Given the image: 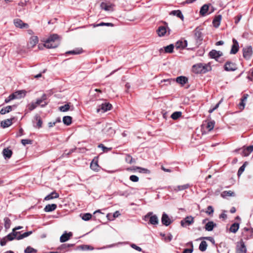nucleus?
Listing matches in <instances>:
<instances>
[{
    "label": "nucleus",
    "instance_id": "nucleus-21",
    "mask_svg": "<svg viewBox=\"0 0 253 253\" xmlns=\"http://www.w3.org/2000/svg\"><path fill=\"white\" fill-rule=\"evenodd\" d=\"M72 233L69 232L67 233L65 232L64 234H63L60 238V241L61 243H64L68 241L70 238L72 236Z\"/></svg>",
    "mask_w": 253,
    "mask_h": 253
},
{
    "label": "nucleus",
    "instance_id": "nucleus-22",
    "mask_svg": "<svg viewBox=\"0 0 253 253\" xmlns=\"http://www.w3.org/2000/svg\"><path fill=\"white\" fill-rule=\"evenodd\" d=\"M34 120L35 121H36L37 122V125L35 126L34 125L35 122H34V121H33L34 126L35 127H38V128L42 127V121L40 116L39 115L36 114L34 117Z\"/></svg>",
    "mask_w": 253,
    "mask_h": 253
},
{
    "label": "nucleus",
    "instance_id": "nucleus-1",
    "mask_svg": "<svg viewBox=\"0 0 253 253\" xmlns=\"http://www.w3.org/2000/svg\"><path fill=\"white\" fill-rule=\"evenodd\" d=\"M19 233V232H14V230H13L12 232L7 235L6 238L9 241H12L14 239L17 240H21L32 234V231H31L26 232L22 234H20V235H18Z\"/></svg>",
    "mask_w": 253,
    "mask_h": 253
},
{
    "label": "nucleus",
    "instance_id": "nucleus-53",
    "mask_svg": "<svg viewBox=\"0 0 253 253\" xmlns=\"http://www.w3.org/2000/svg\"><path fill=\"white\" fill-rule=\"evenodd\" d=\"M126 161L129 164H132L133 162V159L131 156L127 155L126 157Z\"/></svg>",
    "mask_w": 253,
    "mask_h": 253
},
{
    "label": "nucleus",
    "instance_id": "nucleus-46",
    "mask_svg": "<svg viewBox=\"0 0 253 253\" xmlns=\"http://www.w3.org/2000/svg\"><path fill=\"white\" fill-rule=\"evenodd\" d=\"M175 16L179 18L182 21L184 20V16L180 10H175Z\"/></svg>",
    "mask_w": 253,
    "mask_h": 253
},
{
    "label": "nucleus",
    "instance_id": "nucleus-24",
    "mask_svg": "<svg viewBox=\"0 0 253 253\" xmlns=\"http://www.w3.org/2000/svg\"><path fill=\"white\" fill-rule=\"evenodd\" d=\"M14 118L10 119H6L1 122V126L3 128H6L10 126L12 124V120Z\"/></svg>",
    "mask_w": 253,
    "mask_h": 253
},
{
    "label": "nucleus",
    "instance_id": "nucleus-48",
    "mask_svg": "<svg viewBox=\"0 0 253 253\" xmlns=\"http://www.w3.org/2000/svg\"><path fill=\"white\" fill-rule=\"evenodd\" d=\"M37 252V251L34 248L29 246L26 248L24 251L25 253H35Z\"/></svg>",
    "mask_w": 253,
    "mask_h": 253
},
{
    "label": "nucleus",
    "instance_id": "nucleus-27",
    "mask_svg": "<svg viewBox=\"0 0 253 253\" xmlns=\"http://www.w3.org/2000/svg\"><path fill=\"white\" fill-rule=\"evenodd\" d=\"M39 42L38 38L37 36L32 37L28 43V45L30 47H34Z\"/></svg>",
    "mask_w": 253,
    "mask_h": 253
},
{
    "label": "nucleus",
    "instance_id": "nucleus-30",
    "mask_svg": "<svg viewBox=\"0 0 253 253\" xmlns=\"http://www.w3.org/2000/svg\"><path fill=\"white\" fill-rule=\"evenodd\" d=\"M235 152H239L242 155V156L244 157L248 156L251 153L247 150V148L245 147L239 149H236L235 150Z\"/></svg>",
    "mask_w": 253,
    "mask_h": 253
},
{
    "label": "nucleus",
    "instance_id": "nucleus-50",
    "mask_svg": "<svg viewBox=\"0 0 253 253\" xmlns=\"http://www.w3.org/2000/svg\"><path fill=\"white\" fill-rule=\"evenodd\" d=\"M42 102H43V101L41 99V98H40V99H38L35 103H36L37 105H40L41 106V107H42L45 106L47 104L45 102H44V103L42 104Z\"/></svg>",
    "mask_w": 253,
    "mask_h": 253
},
{
    "label": "nucleus",
    "instance_id": "nucleus-19",
    "mask_svg": "<svg viewBox=\"0 0 253 253\" xmlns=\"http://www.w3.org/2000/svg\"><path fill=\"white\" fill-rule=\"evenodd\" d=\"M173 49L174 44H170L168 46L164 47V48H161L160 49V52L162 53L164 51L165 53H171L173 52Z\"/></svg>",
    "mask_w": 253,
    "mask_h": 253
},
{
    "label": "nucleus",
    "instance_id": "nucleus-49",
    "mask_svg": "<svg viewBox=\"0 0 253 253\" xmlns=\"http://www.w3.org/2000/svg\"><path fill=\"white\" fill-rule=\"evenodd\" d=\"M4 226L6 229L9 228L10 226L11 221L8 217H5L4 218Z\"/></svg>",
    "mask_w": 253,
    "mask_h": 253
},
{
    "label": "nucleus",
    "instance_id": "nucleus-59",
    "mask_svg": "<svg viewBox=\"0 0 253 253\" xmlns=\"http://www.w3.org/2000/svg\"><path fill=\"white\" fill-rule=\"evenodd\" d=\"M202 238L204 239H206V240H207L209 241H210L213 244H215V241H214V239H213V237H203Z\"/></svg>",
    "mask_w": 253,
    "mask_h": 253
},
{
    "label": "nucleus",
    "instance_id": "nucleus-47",
    "mask_svg": "<svg viewBox=\"0 0 253 253\" xmlns=\"http://www.w3.org/2000/svg\"><path fill=\"white\" fill-rule=\"evenodd\" d=\"M214 126V122L211 121L208 123L206 127L208 129V131L211 130Z\"/></svg>",
    "mask_w": 253,
    "mask_h": 253
},
{
    "label": "nucleus",
    "instance_id": "nucleus-6",
    "mask_svg": "<svg viewBox=\"0 0 253 253\" xmlns=\"http://www.w3.org/2000/svg\"><path fill=\"white\" fill-rule=\"evenodd\" d=\"M247 249L242 240L237 243L236 253H246Z\"/></svg>",
    "mask_w": 253,
    "mask_h": 253
},
{
    "label": "nucleus",
    "instance_id": "nucleus-51",
    "mask_svg": "<svg viewBox=\"0 0 253 253\" xmlns=\"http://www.w3.org/2000/svg\"><path fill=\"white\" fill-rule=\"evenodd\" d=\"M91 216L92 215L90 213H84L82 216V219L85 221H87L91 218Z\"/></svg>",
    "mask_w": 253,
    "mask_h": 253
},
{
    "label": "nucleus",
    "instance_id": "nucleus-10",
    "mask_svg": "<svg viewBox=\"0 0 253 253\" xmlns=\"http://www.w3.org/2000/svg\"><path fill=\"white\" fill-rule=\"evenodd\" d=\"M224 69L227 71H234L237 69V67L235 63L227 61L224 65Z\"/></svg>",
    "mask_w": 253,
    "mask_h": 253
},
{
    "label": "nucleus",
    "instance_id": "nucleus-2",
    "mask_svg": "<svg viewBox=\"0 0 253 253\" xmlns=\"http://www.w3.org/2000/svg\"><path fill=\"white\" fill-rule=\"evenodd\" d=\"M210 68L207 64L198 63L192 66V71L196 74H204L206 73Z\"/></svg>",
    "mask_w": 253,
    "mask_h": 253
},
{
    "label": "nucleus",
    "instance_id": "nucleus-17",
    "mask_svg": "<svg viewBox=\"0 0 253 253\" xmlns=\"http://www.w3.org/2000/svg\"><path fill=\"white\" fill-rule=\"evenodd\" d=\"M194 36L197 41H201L203 40V34L201 32V29L199 27H197L195 29Z\"/></svg>",
    "mask_w": 253,
    "mask_h": 253
},
{
    "label": "nucleus",
    "instance_id": "nucleus-13",
    "mask_svg": "<svg viewBox=\"0 0 253 253\" xmlns=\"http://www.w3.org/2000/svg\"><path fill=\"white\" fill-rule=\"evenodd\" d=\"M223 53L220 51H216L215 50H212L209 53V55L211 58L215 59L216 60H218V58L220 56H222Z\"/></svg>",
    "mask_w": 253,
    "mask_h": 253
},
{
    "label": "nucleus",
    "instance_id": "nucleus-45",
    "mask_svg": "<svg viewBox=\"0 0 253 253\" xmlns=\"http://www.w3.org/2000/svg\"><path fill=\"white\" fill-rule=\"evenodd\" d=\"M190 185L188 184H184L181 186H178L176 189L175 188V191H181L186 189L189 187Z\"/></svg>",
    "mask_w": 253,
    "mask_h": 253
},
{
    "label": "nucleus",
    "instance_id": "nucleus-42",
    "mask_svg": "<svg viewBox=\"0 0 253 253\" xmlns=\"http://www.w3.org/2000/svg\"><path fill=\"white\" fill-rule=\"evenodd\" d=\"M59 109L61 112H66L70 109V106L69 104L68 103L63 106H60Z\"/></svg>",
    "mask_w": 253,
    "mask_h": 253
},
{
    "label": "nucleus",
    "instance_id": "nucleus-52",
    "mask_svg": "<svg viewBox=\"0 0 253 253\" xmlns=\"http://www.w3.org/2000/svg\"><path fill=\"white\" fill-rule=\"evenodd\" d=\"M15 94H13V93L10 94L7 98L5 99V102L8 103L11 100L16 99V97L15 96Z\"/></svg>",
    "mask_w": 253,
    "mask_h": 253
},
{
    "label": "nucleus",
    "instance_id": "nucleus-29",
    "mask_svg": "<svg viewBox=\"0 0 253 253\" xmlns=\"http://www.w3.org/2000/svg\"><path fill=\"white\" fill-rule=\"evenodd\" d=\"M56 208L57 205L56 204H48L44 207V211L45 212H51L54 211Z\"/></svg>",
    "mask_w": 253,
    "mask_h": 253
},
{
    "label": "nucleus",
    "instance_id": "nucleus-41",
    "mask_svg": "<svg viewBox=\"0 0 253 253\" xmlns=\"http://www.w3.org/2000/svg\"><path fill=\"white\" fill-rule=\"evenodd\" d=\"M134 171L136 170H138L140 173H147L149 172V170L146 169L142 168L139 167H135L134 168Z\"/></svg>",
    "mask_w": 253,
    "mask_h": 253
},
{
    "label": "nucleus",
    "instance_id": "nucleus-4",
    "mask_svg": "<svg viewBox=\"0 0 253 253\" xmlns=\"http://www.w3.org/2000/svg\"><path fill=\"white\" fill-rule=\"evenodd\" d=\"M112 105L108 102H104L98 106L97 112H101L104 113L107 111L111 110Z\"/></svg>",
    "mask_w": 253,
    "mask_h": 253
},
{
    "label": "nucleus",
    "instance_id": "nucleus-54",
    "mask_svg": "<svg viewBox=\"0 0 253 253\" xmlns=\"http://www.w3.org/2000/svg\"><path fill=\"white\" fill-rule=\"evenodd\" d=\"M21 143L23 145L25 146L26 144H32V140H31L30 139H22L21 140Z\"/></svg>",
    "mask_w": 253,
    "mask_h": 253
},
{
    "label": "nucleus",
    "instance_id": "nucleus-12",
    "mask_svg": "<svg viewBox=\"0 0 253 253\" xmlns=\"http://www.w3.org/2000/svg\"><path fill=\"white\" fill-rule=\"evenodd\" d=\"M59 44V42L51 41L50 42V41L46 40L45 42V43H44V45L47 48H53L57 47Z\"/></svg>",
    "mask_w": 253,
    "mask_h": 253
},
{
    "label": "nucleus",
    "instance_id": "nucleus-56",
    "mask_svg": "<svg viewBox=\"0 0 253 253\" xmlns=\"http://www.w3.org/2000/svg\"><path fill=\"white\" fill-rule=\"evenodd\" d=\"M120 215V213L119 212V211H116L114 213H113V218H110L109 217V216H110L109 214H108L107 215V217H108V218L110 219V220H113L114 218H115L116 217H118L119 215Z\"/></svg>",
    "mask_w": 253,
    "mask_h": 253
},
{
    "label": "nucleus",
    "instance_id": "nucleus-3",
    "mask_svg": "<svg viewBox=\"0 0 253 253\" xmlns=\"http://www.w3.org/2000/svg\"><path fill=\"white\" fill-rule=\"evenodd\" d=\"M156 33L159 37H162L165 36L167 34L169 35L170 34V30H169L167 25L160 26L157 29Z\"/></svg>",
    "mask_w": 253,
    "mask_h": 253
},
{
    "label": "nucleus",
    "instance_id": "nucleus-35",
    "mask_svg": "<svg viewBox=\"0 0 253 253\" xmlns=\"http://www.w3.org/2000/svg\"><path fill=\"white\" fill-rule=\"evenodd\" d=\"M239 228V224L238 223H234L231 225L230 228V231L235 233L238 230Z\"/></svg>",
    "mask_w": 253,
    "mask_h": 253
},
{
    "label": "nucleus",
    "instance_id": "nucleus-32",
    "mask_svg": "<svg viewBox=\"0 0 253 253\" xmlns=\"http://www.w3.org/2000/svg\"><path fill=\"white\" fill-rule=\"evenodd\" d=\"M3 155L5 159H9L12 154V151L8 148H4L2 151Z\"/></svg>",
    "mask_w": 253,
    "mask_h": 253
},
{
    "label": "nucleus",
    "instance_id": "nucleus-14",
    "mask_svg": "<svg viewBox=\"0 0 253 253\" xmlns=\"http://www.w3.org/2000/svg\"><path fill=\"white\" fill-rule=\"evenodd\" d=\"M102 131L108 136H112L115 133V130L110 125L106 126L102 129Z\"/></svg>",
    "mask_w": 253,
    "mask_h": 253
},
{
    "label": "nucleus",
    "instance_id": "nucleus-34",
    "mask_svg": "<svg viewBox=\"0 0 253 253\" xmlns=\"http://www.w3.org/2000/svg\"><path fill=\"white\" fill-rule=\"evenodd\" d=\"M159 222V219L156 215H153L150 217L149 223L152 225L158 224Z\"/></svg>",
    "mask_w": 253,
    "mask_h": 253
},
{
    "label": "nucleus",
    "instance_id": "nucleus-64",
    "mask_svg": "<svg viewBox=\"0 0 253 253\" xmlns=\"http://www.w3.org/2000/svg\"><path fill=\"white\" fill-rule=\"evenodd\" d=\"M81 248L83 250H93V248L90 246L88 245H83L81 246Z\"/></svg>",
    "mask_w": 253,
    "mask_h": 253
},
{
    "label": "nucleus",
    "instance_id": "nucleus-43",
    "mask_svg": "<svg viewBox=\"0 0 253 253\" xmlns=\"http://www.w3.org/2000/svg\"><path fill=\"white\" fill-rule=\"evenodd\" d=\"M59 39V36L57 34H53L52 35H51L48 38V39H47V40L49 41H54V42H59V41L58 40Z\"/></svg>",
    "mask_w": 253,
    "mask_h": 253
},
{
    "label": "nucleus",
    "instance_id": "nucleus-31",
    "mask_svg": "<svg viewBox=\"0 0 253 253\" xmlns=\"http://www.w3.org/2000/svg\"><path fill=\"white\" fill-rule=\"evenodd\" d=\"M83 52V50L82 48H77L72 50L67 51L66 54L77 55L82 53Z\"/></svg>",
    "mask_w": 253,
    "mask_h": 253
},
{
    "label": "nucleus",
    "instance_id": "nucleus-44",
    "mask_svg": "<svg viewBox=\"0 0 253 253\" xmlns=\"http://www.w3.org/2000/svg\"><path fill=\"white\" fill-rule=\"evenodd\" d=\"M93 27H98V26H103L113 27L114 26V24L112 23L101 22V23H100L99 24H93Z\"/></svg>",
    "mask_w": 253,
    "mask_h": 253
},
{
    "label": "nucleus",
    "instance_id": "nucleus-8",
    "mask_svg": "<svg viewBox=\"0 0 253 253\" xmlns=\"http://www.w3.org/2000/svg\"><path fill=\"white\" fill-rule=\"evenodd\" d=\"M13 23L15 26L17 28H19L21 29H27L29 27V25L28 24L24 23L21 19L18 18L14 19L13 21Z\"/></svg>",
    "mask_w": 253,
    "mask_h": 253
},
{
    "label": "nucleus",
    "instance_id": "nucleus-18",
    "mask_svg": "<svg viewBox=\"0 0 253 253\" xmlns=\"http://www.w3.org/2000/svg\"><path fill=\"white\" fill-rule=\"evenodd\" d=\"M162 223L165 226H168L171 223V220L166 213H163L161 219Z\"/></svg>",
    "mask_w": 253,
    "mask_h": 253
},
{
    "label": "nucleus",
    "instance_id": "nucleus-63",
    "mask_svg": "<svg viewBox=\"0 0 253 253\" xmlns=\"http://www.w3.org/2000/svg\"><path fill=\"white\" fill-rule=\"evenodd\" d=\"M98 147L101 148L103 151H105L106 150H110L111 149V148H107L105 147L104 145L102 144H100L98 145Z\"/></svg>",
    "mask_w": 253,
    "mask_h": 253
},
{
    "label": "nucleus",
    "instance_id": "nucleus-23",
    "mask_svg": "<svg viewBox=\"0 0 253 253\" xmlns=\"http://www.w3.org/2000/svg\"><path fill=\"white\" fill-rule=\"evenodd\" d=\"M222 18V16L221 15H218L216 16H215L214 18L213 19L212 21V24L213 26L217 28L219 26L221 22Z\"/></svg>",
    "mask_w": 253,
    "mask_h": 253
},
{
    "label": "nucleus",
    "instance_id": "nucleus-57",
    "mask_svg": "<svg viewBox=\"0 0 253 253\" xmlns=\"http://www.w3.org/2000/svg\"><path fill=\"white\" fill-rule=\"evenodd\" d=\"M213 212V209L211 206H209L207 208L206 213L209 215L212 214Z\"/></svg>",
    "mask_w": 253,
    "mask_h": 253
},
{
    "label": "nucleus",
    "instance_id": "nucleus-61",
    "mask_svg": "<svg viewBox=\"0 0 253 253\" xmlns=\"http://www.w3.org/2000/svg\"><path fill=\"white\" fill-rule=\"evenodd\" d=\"M191 246H192V248L191 249H185L183 251V253H192V252L193 251L192 243H191Z\"/></svg>",
    "mask_w": 253,
    "mask_h": 253
},
{
    "label": "nucleus",
    "instance_id": "nucleus-25",
    "mask_svg": "<svg viewBox=\"0 0 253 253\" xmlns=\"http://www.w3.org/2000/svg\"><path fill=\"white\" fill-rule=\"evenodd\" d=\"M248 97V94H244L241 99V102L239 104V107L241 110H243L245 106V102Z\"/></svg>",
    "mask_w": 253,
    "mask_h": 253
},
{
    "label": "nucleus",
    "instance_id": "nucleus-28",
    "mask_svg": "<svg viewBox=\"0 0 253 253\" xmlns=\"http://www.w3.org/2000/svg\"><path fill=\"white\" fill-rule=\"evenodd\" d=\"M16 105L13 106H7L5 107H4L1 109L0 111V113L1 114H5L6 113H9L11 111H12L13 108H16Z\"/></svg>",
    "mask_w": 253,
    "mask_h": 253
},
{
    "label": "nucleus",
    "instance_id": "nucleus-60",
    "mask_svg": "<svg viewBox=\"0 0 253 253\" xmlns=\"http://www.w3.org/2000/svg\"><path fill=\"white\" fill-rule=\"evenodd\" d=\"M172 235L171 234H169L167 236H166L164 240L165 242H170L172 239Z\"/></svg>",
    "mask_w": 253,
    "mask_h": 253
},
{
    "label": "nucleus",
    "instance_id": "nucleus-16",
    "mask_svg": "<svg viewBox=\"0 0 253 253\" xmlns=\"http://www.w3.org/2000/svg\"><path fill=\"white\" fill-rule=\"evenodd\" d=\"M188 81V78L186 77L183 76L177 77L175 80L176 82L181 86H183L184 84L187 83Z\"/></svg>",
    "mask_w": 253,
    "mask_h": 253
},
{
    "label": "nucleus",
    "instance_id": "nucleus-39",
    "mask_svg": "<svg viewBox=\"0 0 253 253\" xmlns=\"http://www.w3.org/2000/svg\"><path fill=\"white\" fill-rule=\"evenodd\" d=\"M207 242L205 241H203L199 245V250L202 252H204L207 250Z\"/></svg>",
    "mask_w": 253,
    "mask_h": 253
},
{
    "label": "nucleus",
    "instance_id": "nucleus-55",
    "mask_svg": "<svg viewBox=\"0 0 253 253\" xmlns=\"http://www.w3.org/2000/svg\"><path fill=\"white\" fill-rule=\"evenodd\" d=\"M129 179L132 182H137L139 180V178L138 176L135 175H132L129 177Z\"/></svg>",
    "mask_w": 253,
    "mask_h": 253
},
{
    "label": "nucleus",
    "instance_id": "nucleus-37",
    "mask_svg": "<svg viewBox=\"0 0 253 253\" xmlns=\"http://www.w3.org/2000/svg\"><path fill=\"white\" fill-rule=\"evenodd\" d=\"M112 5L111 4H109L104 2H101L100 4L101 8L106 11L110 10L112 8Z\"/></svg>",
    "mask_w": 253,
    "mask_h": 253
},
{
    "label": "nucleus",
    "instance_id": "nucleus-20",
    "mask_svg": "<svg viewBox=\"0 0 253 253\" xmlns=\"http://www.w3.org/2000/svg\"><path fill=\"white\" fill-rule=\"evenodd\" d=\"M211 4H205L201 8L200 13L202 16H205L207 14H208V12L209 9V7Z\"/></svg>",
    "mask_w": 253,
    "mask_h": 253
},
{
    "label": "nucleus",
    "instance_id": "nucleus-15",
    "mask_svg": "<svg viewBox=\"0 0 253 253\" xmlns=\"http://www.w3.org/2000/svg\"><path fill=\"white\" fill-rule=\"evenodd\" d=\"M233 45H232V48L230 50V54H236L239 50V43L237 41L233 39L232 40Z\"/></svg>",
    "mask_w": 253,
    "mask_h": 253
},
{
    "label": "nucleus",
    "instance_id": "nucleus-36",
    "mask_svg": "<svg viewBox=\"0 0 253 253\" xmlns=\"http://www.w3.org/2000/svg\"><path fill=\"white\" fill-rule=\"evenodd\" d=\"M72 120V118L69 116H65L63 118V123L67 126H69L71 124Z\"/></svg>",
    "mask_w": 253,
    "mask_h": 253
},
{
    "label": "nucleus",
    "instance_id": "nucleus-62",
    "mask_svg": "<svg viewBox=\"0 0 253 253\" xmlns=\"http://www.w3.org/2000/svg\"><path fill=\"white\" fill-rule=\"evenodd\" d=\"M130 246H131V248H132L133 249L136 250L137 251L141 252L142 251L141 248H140L139 247L136 246L135 244H132L130 245Z\"/></svg>",
    "mask_w": 253,
    "mask_h": 253
},
{
    "label": "nucleus",
    "instance_id": "nucleus-26",
    "mask_svg": "<svg viewBox=\"0 0 253 253\" xmlns=\"http://www.w3.org/2000/svg\"><path fill=\"white\" fill-rule=\"evenodd\" d=\"M59 196V194L55 191L52 192L50 194L47 195L44 199L45 201L55 199L58 198Z\"/></svg>",
    "mask_w": 253,
    "mask_h": 253
},
{
    "label": "nucleus",
    "instance_id": "nucleus-11",
    "mask_svg": "<svg viewBox=\"0 0 253 253\" xmlns=\"http://www.w3.org/2000/svg\"><path fill=\"white\" fill-rule=\"evenodd\" d=\"M59 44V42L51 41L50 42V41L46 40L45 42V43H44V45L47 48H53L57 47Z\"/></svg>",
    "mask_w": 253,
    "mask_h": 253
},
{
    "label": "nucleus",
    "instance_id": "nucleus-58",
    "mask_svg": "<svg viewBox=\"0 0 253 253\" xmlns=\"http://www.w3.org/2000/svg\"><path fill=\"white\" fill-rule=\"evenodd\" d=\"M37 105L36 103H32L28 106L29 109L31 111L35 109L37 107Z\"/></svg>",
    "mask_w": 253,
    "mask_h": 253
},
{
    "label": "nucleus",
    "instance_id": "nucleus-33",
    "mask_svg": "<svg viewBox=\"0 0 253 253\" xmlns=\"http://www.w3.org/2000/svg\"><path fill=\"white\" fill-rule=\"evenodd\" d=\"M215 226H216V224L214 223L213 221H209L206 224L205 229L207 231H211Z\"/></svg>",
    "mask_w": 253,
    "mask_h": 253
},
{
    "label": "nucleus",
    "instance_id": "nucleus-38",
    "mask_svg": "<svg viewBox=\"0 0 253 253\" xmlns=\"http://www.w3.org/2000/svg\"><path fill=\"white\" fill-rule=\"evenodd\" d=\"M13 94H15V96L16 97V99H18L24 97L26 93L24 90H19L13 93Z\"/></svg>",
    "mask_w": 253,
    "mask_h": 253
},
{
    "label": "nucleus",
    "instance_id": "nucleus-5",
    "mask_svg": "<svg viewBox=\"0 0 253 253\" xmlns=\"http://www.w3.org/2000/svg\"><path fill=\"white\" fill-rule=\"evenodd\" d=\"M194 222V218L192 216H188L180 221L182 227H187L192 224Z\"/></svg>",
    "mask_w": 253,
    "mask_h": 253
},
{
    "label": "nucleus",
    "instance_id": "nucleus-40",
    "mask_svg": "<svg viewBox=\"0 0 253 253\" xmlns=\"http://www.w3.org/2000/svg\"><path fill=\"white\" fill-rule=\"evenodd\" d=\"M247 164H248L247 162H245L244 163V164L239 168V169L238 171V173H237V175L239 177L241 176V175L243 173V172L245 170V168H246V166L247 165Z\"/></svg>",
    "mask_w": 253,
    "mask_h": 253
},
{
    "label": "nucleus",
    "instance_id": "nucleus-9",
    "mask_svg": "<svg viewBox=\"0 0 253 253\" xmlns=\"http://www.w3.org/2000/svg\"><path fill=\"white\" fill-rule=\"evenodd\" d=\"M187 46L186 40L181 39L175 43V47L176 49H183Z\"/></svg>",
    "mask_w": 253,
    "mask_h": 253
},
{
    "label": "nucleus",
    "instance_id": "nucleus-7",
    "mask_svg": "<svg viewBox=\"0 0 253 253\" xmlns=\"http://www.w3.org/2000/svg\"><path fill=\"white\" fill-rule=\"evenodd\" d=\"M243 57L247 60H249L253 54V50L251 46H248L243 49Z\"/></svg>",
    "mask_w": 253,
    "mask_h": 253
}]
</instances>
